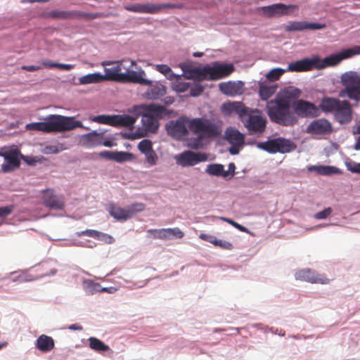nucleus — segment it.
<instances>
[{"label": "nucleus", "mask_w": 360, "mask_h": 360, "mask_svg": "<svg viewBox=\"0 0 360 360\" xmlns=\"http://www.w3.org/2000/svg\"><path fill=\"white\" fill-rule=\"evenodd\" d=\"M167 134L176 140H182L188 135V131L196 135V139L190 146L198 149L202 146V141L216 138L221 134V124L211 120L197 117L189 118L181 116L166 124Z\"/></svg>", "instance_id": "f257e3e1"}, {"label": "nucleus", "mask_w": 360, "mask_h": 360, "mask_svg": "<svg viewBox=\"0 0 360 360\" xmlns=\"http://www.w3.org/2000/svg\"><path fill=\"white\" fill-rule=\"evenodd\" d=\"M221 110L226 114L236 112L250 135L262 134L266 126V119L258 110H250L241 102H229L222 105Z\"/></svg>", "instance_id": "f03ea898"}, {"label": "nucleus", "mask_w": 360, "mask_h": 360, "mask_svg": "<svg viewBox=\"0 0 360 360\" xmlns=\"http://www.w3.org/2000/svg\"><path fill=\"white\" fill-rule=\"evenodd\" d=\"M127 61V60H122L121 61H103L101 65L105 67V75H103V80L139 84L150 83L148 79L145 78L146 72L141 68L138 71H134L131 70L130 67L127 68L122 67V63Z\"/></svg>", "instance_id": "7ed1b4c3"}, {"label": "nucleus", "mask_w": 360, "mask_h": 360, "mask_svg": "<svg viewBox=\"0 0 360 360\" xmlns=\"http://www.w3.org/2000/svg\"><path fill=\"white\" fill-rule=\"evenodd\" d=\"M82 127V122L75 120L73 117L51 115L44 119V122L27 124L26 128L28 130L51 133L70 131Z\"/></svg>", "instance_id": "20e7f679"}, {"label": "nucleus", "mask_w": 360, "mask_h": 360, "mask_svg": "<svg viewBox=\"0 0 360 360\" xmlns=\"http://www.w3.org/2000/svg\"><path fill=\"white\" fill-rule=\"evenodd\" d=\"M288 99L276 98L268 103L266 111L271 122L282 126L290 127L298 121L297 117L291 111Z\"/></svg>", "instance_id": "39448f33"}, {"label": "nucleus", "mask_w": 360, "mask_h": 360, "mask_svg": "<svg viewBox=\"0 0 360 360\" xmlns=\"http://www.w3.org/2000/svg\"><path fill=\"white\" fill-rule=\"evenodd\" d=\"M141 110L142 124L146 131L154 133L159 127L158 119L167 115V109L155 104H144L139 107Z\"/></svg>", "instance_id": "423d86ee"}, {"label": "nucleus", "mask_w": 360, "mask_h": 360, "mask_svg": "<svg viewBox=\"0 0 360 360\" xmlns=\"http://www.w3.org/2000/svg\"><path fill=\"white\" fill-rule=\"evenodd\" d=\"M343 88L339 92L340 98H347L359 103L360 102V74L349 71L340 77Z\"/></svg>", "instance_id": "0eeeda50"}, {"label": "nucleus", "mask_w": 360, "mask_h": 360, "mask_svg": "<svg viewBox=\"0 0 360 360\" xmlns=\"http://www.w3.org/2000/svg\"><path fill=\"white\" fill-rule=\"evenodd\" d=\"M360 54V46H356L353 48L344 49L340 52L332 54L323 59L316 56L319 60L317 62V69H323L329 66H334L339 64L342 60L349 58L355 55Z\"/></svg>", "instance_id": "6e6552de"}, {"label": "nucleus", "mask_w": 360, "mask_h": 360, "mask_svg": "<svg viewBox=\"0 0 360 360\" xmlns=\"http://www.w3.org/2000/svg\"><path fill=\"white\" fill-rule=\"evenodd\" d=\"M184 8V4H136L129 6H124V8L131 12L139 13H150L155 14L162 12L163 10L167 8H178L181 9Z\"/></svg>", "instance_id": "1a4fd4ad"}, {"label": "nucleus", "mask_w": 360, "mask_h": 360, "mask_svg": "<svg viewBox=\"0 0 360 360\" xmlns=\"http://www.w3.org/2000/svg\"><path fill=\"white\" fill-rule=\"evenodd\" d=\"M0 156L3 157L6 161L1 165V170L5 173L18 168L20 165V159L25 160V157L17 148L1 149Z\"/></svg>", "instance_id": "9d476101"}, {"label": "nucleus", "mask_w": 360, "mask_h": 360, "mask_svg": "<svg viewBox=\"0 0 360 360\" xmlns=\"http://www.w3.org/2000/svg\"><path fill=\"white\" fill-rule=\"evenodd\" d=\"M235 68L232 64H215L212 67L205 66L199 70L202 77H208L210 79L216 80L230 75Z\"/></svg>", "instance_id": "9b49d317"}, {"label": "nucleus", "mask_w": 360, "mask_h": 360, "mask_svg": "<svg viewBox=\"0 0 360 360\" xmlns=\"http://www.w3.org/2000/svg\"><path fill=\"white\" fill-rule=\"evenodd\" d=\"M257 148L271 153H288L292 149V143L290 141L283 138L271 139L265 142L257 143Z\"/></svg>", "instance_id": "f8f14e48"}, {"label": "nucleus", "mask_w": 360, "mask_h": 360, "mask_svg": "<svg viewBox=\"0 0 360 360\" xmlns=\"http://www.w3.org/2000/svg\"><path fill=\"white\" fill-rule=\"evenodd\" d=\"M295 115L301 117H315L319 115V108L313 103L297 100L292 104Z\"/></svg>", "instance_id": "ddd939ff"}, {"label": "nucleus", "mask_w": 360, "mask_h": 360, "mask_svg": "<svg viewBox=\"0 0 360 360\" xmlns=\"http://www.w3.org/2000/svg\"><path fill=\"white\" fill-rule=\"evenodd\" d=\"M296 5H285L281 3L261 8L263 14L267 17L288 15L297 10Z\"/></svg>", "instance_id": "4468645a"}, {"label": "nucleus", "mask_w": 360, "mask_h": 360, "mask_svg": "<svg viewBox=\"0 0 360 360\" xmlns=\"http://www.w3.org/2000/svg\"><path fill=\"white\" fill-rule=\"evenodd\" d=\"M205 160H207L205 154L191 150L184 151L176 158L177 163L183 167L193 166Z\"/></svg>", "instance_id": "2eb2a0df"}, {"label": "nucleus", "mask_w": 360, "mask_h": 360, "mask_svg": "<svg viewBox=\"0 0 360 360\" xmlns=\"http://www.w3.org/2000/svg\"><path fill=\"white\" fill-rule=\"evenodd\" d=\"M333 115L340 124H347L352 120V110L350 103L347 100L340 101Z\"/></svg>", "instance_id": "dca6fc26"}, {"label": "nucleus", "mask_w": 360, "mask_h": 360, "mask_svg": "<svg viewBox=\"0 0 360 360\" xmlns=\"http://www.w3.org/2000/svg\"><path fill=\"white\" fill-rule=\"evenodd\" d=\"M295 276L297 280H301L311 283L327 284L330 281L323 275L317 274L315 271L310 269L298 271Z\"/></svg>", "instance_id": "f3484780"}, {"label": "nucleus", "mask_w": 360, "mask_h": 360, "mask_svg": "<svg viewBox=\"0 0 360 360\" xmlns=\"http://www.w3.org/2000/svg\"><path fill=\"white\" fill-rule=\"evenodd\" d=\"M333 130L331 123L326 119L321 118L312 121L307 128V132L315 135H325Z\"/></svg>", "instance_id": "a211bd4d"}, {"label": "nucleus", "mask_w": 360, "mask_h": 360, "mask_svg": "<svg viewBox=\"0 0 360 360\" xmlns=\"http://www.w3.org/2000/svg\"><path fill=\"white\" fill-rule=\"evenodd\" d=\"M43 203L50 209L61 210L64 207V200L61 195H57L53 190L46 189L43 191Z\"/></svg>", "instance_id": "6ab92c4d"}, {"label": "nucleus", "mask_w": 360, "mask_h": 360, "mask_svg": "<svg viewBox=\"0 0 360 360\" xmlns=\"http://www.w3.org/2000/svg\"><path fill=\"white\" fill-rule=\"evenodd\" d=\"M316 56L311 58H305L300 60L291 63L288 65L287 70L290 72H304L317 68V62Z\"/></svg>", "instance_id": "aec40b11"}, {"label": "nucleus", "mask_w": 360, "mask_h": 360, "mask_svg": "<svg viewBox=\"0 0 360 360\" xmlns=\"http://www.w3.org/2000/svg\"><path fill=\"white\" fill-rule=\"evenodd\" d=\"M326 27L324 23H317L308 21H294L286 27L287 31H303L305 30H316Z\"/></svg>", "instance_id": "412c9836"}, {"label": "nucleus", "mask_w": 360, "mask_h": 360, "mask_svg": "<svg viewBox=\"0 0 360 360\" xmlns=\"http://www.w3.org/2000/svg\"><path fill=\"white\" fill-rule=\"evenodd\" d=\"M148 81L150 83L143 84L149 86V88L144 93V96L146 98L150 100H158L160 97L165 95L167 92V89L163 84L158 82L153 83L152 81Z\"/></svg>", "instance_id": "4be33fe9"}, {"label": "nucleus", "mask_w": 360, "mask_h": 360, "mask_svg": "<svg viewBox=\"0 0 360 360\" xmlns=\"http://www.w3.org/2000/svg\"><path fill=\"white\" fill-rule=\"evenodd\" d=\"M108 210L110 214L117 220H127L132 217V212L129 209L122 208L115 204H110Z\"/></svg>", "instance_id": "5701e85b"}, {"label": "nucleus", "mask_w": 360, "mask_h": 360, "mask_svg": "<svg viewBox=\"0 0 360 360\" xmlns=\"http://www.w3.org/2000/svg\"><path fill=\"white\" fill-rule=\"evenodd\" d=\"M35 346L40 352L47 353L53 349L55 342L51 337L46 335H41L37 339Z\"/></svg>", "instance_id": "b1692460"}, {"label": "nucleus", "mask_w": 360, "mask_h": 360, "mask_svg": "<svg viewBox=\"0 0 360 360\" xmlns=\"http://www.w3.org/2000/svg\"><path fill=\"white\" fill-rule=\"evenodd\" d=\"M340 100L337 98L325 96L323 97L319 105V110H321L326 114H333L335 108L338 107Z\"/></svg>", "instance_id": "393cba45"}, {"label": "nucleus", "mask_w": 360, "mask_h": 360, "mask_svg": "<svg viewBox=\"0 0 360 360\" xmlns=\"http://www.w3.org/2000/svg\"><path fill=\"white\" fill-rule=\"evenodd\" d=\"M278 85L276 84H271L266 82H259V95L260 98L266 101L271 97L276 91Z\"/></svg>", "instance_id": "a878e982"}, {"label": "nucleus", "mask_w": 360, "mask_h": 360, "mask_svg": "<svg viewBox=\"0 0 360 360\" xmlns=\"http://www.w3.org/2000/svg\"><path fill=\"white\" fill-rule=\"evenodd\" d=\"M77 236L80 237L87 236L95 239L104 241L108 244H112L115 241L114 238L111 236L92 229H86L85 231L78 232Z\"/></svg>", "instance_id": "bb28decb"}, {"label": "nucleus", "mask_w": 360, "mask_h": 360, "mask_svg": "<svg viewBox=\"0 0 360 360\" xmlns=\"http://www.w3.org/2000/svg\"><path fill=\"white\" fill-rule=\"evenodd\" d=\"M225 135L226 140L231 145L243 146L244 144V135L233 127L228 128Z\"/></svg>", "instance_id": "cd10ccee"}, {"label": "nucleus", "mask_w": 360, "mask_h": 360, "mask_svg": "<svg viewBox=\"0 0 360 360\" xmlns=\"http://www.w3.org/2000/svg\"><path fill=\"white\" fill-rule=\"evenodd\" d=\"M243 83L241 82H227L221 84L219 85L221 91L226 95L229 96H235L236 94H240L243 91Z\"/></svg>", "instance_id": "c85d7f7f"}, {"label": "nucleus", "mask_w": 360, "mask_h": 360, "mask_svg": "<svg viewBox=\"0 0 360 360\" xmlns=\"http://www.w3.org/2000/svg\"><path fill=\"white\" fill-rule=\"evenodd\" d=\"M77 11L52 10L47 13L48 18L55 20L77 19Z\"/></svg>", "instance_id": "c756f323"}, {"label": "nucleus", "mask_w": 360, "mask_h": 360, "mask_svg": "<svg viewBox=\"0 0 360 360\" xmlns=\"http://www.w3.org/2000/svg\"><path fill=\"white\" fill-rule=\"evenodd\" d=\"M102 139H103V132L97 133L94 131L83 136L84 143L88 148L101 146Z\"/></svg>", "instance_id": "7c9ffc66"}, {"label": "nucleus", "mask_w": 360, "mask_h": 360, "mask_svg": "<svg viewBox=\"0 0 360 360\" xmlns=\"http://www.w3.org/2000/svg\"><path fill=\"white\" fill-rule=\"evenodd\" d=\"M136 122V118L129 115H115L114 127H131Z\"/></svg>", "instance_id": "2f4dec72"}, {"label": "nucleus", "mask_w": 360, "mask_h": 360, "mask_svg": "<svg viewBox=\"0 0 360 360\" xmlns=\"http://www.w3.org/2000/svg\"><path fill=\"white\" fill-rule=\"evenodd\" d=\"M206 172L210 175L223 176L227 178L229 176V171L224 169V165L221 164H210L206 168Z\"/></svg>", "instance_id": "473e14b6"}, {"label": "nucleus", "mask_w": 360, "mask_h": 360, "mask_svg": "<svg viewBox=\"0 0 360 360\" xmlns=\"http://www.w3.org/2000/svg\"><path fill=\"white\" fill-rule=\"evenodd\" d=\"M309 170L315 171L321 175H330L340 173L338 168L333 166H311L309 168Z\"/></svg>", "instance_id": "72a5a7b5"}, {"label": "nucleus", "mask_w": 360, "mask_h": 360, "mask_svg": "<svg viewBox=\"0 0 360 360\" xmlns=\"http://www.w3.org/2000/svg\"><path fill=\"white\" fill-rule=\"evenodd\" d=\"M88 340L89 342V347L97 352H102L110 350L108 345H105L104 342L96 338L91 337Z\"/></svg>", "instance_id": "f704fd0d"}, {"label": "nucleus", "mask_w": 360, "mask_h": 360, "mask_svg": "<svg viewBox=\"0 0 360 360\" xmlns=\"http://www.w3.org/2000/svg\"><path fill=\"white\" fill-rule=\"evenodd\" d=\"M102 81H103V75L98 72L89 74L79 78V82L82 84L98 83Z\"/></svg>", "instance_id": "c9c22d12"}, {"label": "nucleus", "mask_w": 360, "mask_h": 360, "mask_svg": "<svg viewBox=\"0 0 360 360\" xmlns=\"http://www.w3.org/2000/svg\"><path fill=\"white\" fill-rule=\"evenodd\" d=\"M163 233L165 236L164 240H168L173 238L180 239L184 236V232L178 227L163 229Z\"/></svg>", "instance_id": "e433bc0d"}, {"label": "nucleus", "mask_w": 360, "mask_h": 360, "mask_svg": "<svg viewBox=\"0 0 360 360\" xmlns=\"http://www.w3.org/2000/svg\"><path fill=\"white\" fill-rule=\"evenodd\" d=\"M154 67L157 71L164 75L169 80L176 79L177 77H179V75H176L167 65L158 64L155 65Z\"/></svg>", "instance_id": "4c0bfd02"}, {"label": "nucleus", "mask_w": 360, "mask_h": 360, "mask_svg": "<svg viewBox=\"0 0 360 360\" xmlns=\"http://www.w3.org/2000/svg\"><path fill=\"white\" fill-rule=\"evenodd\" d=\"M134 158L132 153L124 151H114L113 160L117 162L131 161Z\"/></svg>", "instance_id": "58836bf2"}, {"label": "nucleus", "mask_w": 360, "mask_h": 360, "mask_svg": "<svg viewBox=\"0 0 360 360\" xmlns=\"http://www.w3.org/2000/svg\"><path fill=\"white\" fill-rule=\"evenodd\" d=\"M41 64L44 67L46 68H58L60 70H70L75 68V65L72 64L58 63L52 62L51 60H43Z\"/></svg>", "instance_id": "ea45409f"}, {"label": "nucleus", "mask_w": 360, "mask_h": 360, "mask_svg": "<svg viewBox=\"0 0 360 360\" xmlns=\"http://www.w3.org/2000/svg\"><path fill=\"white\" fill-rule=\"evenodd\" d=\"M92 121L101 123L108 124L110 126H115V115H101L95 116L91 119Z\"/></svg>", "instance_id": "a19ab883"}, {"label": "nucleus", "mask_w": 360, "mask_h": 360, "mask_svg": "<svg viewBox=\"0 0 360 360\" xmlns=\"http://www.w3.org/2000/svg\"><path fill=\"white\" fill-rule=\"evenodd\" d=\"M285 72V70L280 68H274L266 75V78L269 82H275L278 80Z\"/></svg>", "instance_id": "79ce46f5"}, {"label": "nucleus", "mask_w": 360, "mask_h": 360, "mask_svg": "<svg viewBox=\"0 0 360 360\" xmlns=\"http://www.w3.org/2000/svg\"><path fill=\"white\" fill-rule=\"evenodd\" d=\"M138 149L141 153L144 154L153 150V143L149 139H143L139 143Z\"/></svg>", "instance_id": "37998d69"}, {"label": "nucleus", "mask_w": 360, "mask_h": 360, "mask_svg": "<svg viewBox=\"0 0 360 360\" xmlns=\"http://www.w3.org/2000/svg\"><path fill=\"white\" fill-rule=\"evenodd\" d=\"M77 19L87 18V19H96L105 17L102 13H84L77 11Z\"/></svg>", "instance_id": "c03bdc74"}, {"label": "nucleus", "mask_w": 360, "mask_h": 360, "mask_svg": "<svg viewBox=\"0 0 360 360\" xmlns=\"http://www.w3.org/2000/svg\"><path fill=\"white\" fill-rule=\"evenodd\" d=\"M147 236L153 239L164 240L165 236L163 233V229H149L146 231Z\"/></svg>", "instance_id": "a18cd8bd"}, {"label": "nucleus", "mask_w": 360, "mask_h": 360, "mask_svg": "<svg viewBox=\"0 0 360 360\" xmlns=\"http://www.w3.org/2000/svg\"><path fill=\"white\" fill-rule=\"evenodd\" d=\"M177 79L176 84H174V89L176 92L183 93L188 91L190 88L189 82H179V79H180V76L179 77H176Z\"/></svg>", "instance_id": "49530a36"}, {"label": "nucleus", "mask_w": 360, "mask_h": 360, "mask_svg": "<svg viewBox=\"0 0 360 360\" xmlns=\"http://www.w3.org/2000/svg\"><path fill=\"white\" fill-rule=\"evenodd\" d=\"M144 155L146 156L147 162L150 165L153 166L156 165L158 158L153 149L149 152L145 153Z\"/></svg>", "instance_id": "de8ad7c7"}, {"label": "nucleus", "mask_w": 360, "mask_h": 360, "mask_svg": "<svg viewBox=\"0 0 360 360\" xmlns=\"http://www.w3.org/2000/svg\"><path fill=\"white\" fill-rule=\"evenodd\" d=\"M86 290L89 294L93 295L97 292H101V285L98 283L89 281L86 283Z\"/></svg>", "instance_id": "09e8293b"}, {"label": "nucleus", "mask_w": 360, "mask_h": 360, "mask_svg": "<svg viewBox=\"0 0 360 360\" xmlns=\"http://www.w3.org/2000/svg\"><path fill=\"white\" fill-rule=\"evenodd\" d=\"M214 245L219 247L221 249L228 250H231L233 248V246L231 243L224 240H219L217 238H216V243H214Z\"/></svg>", "instance_id": "8fccbe9b"}, {"label": "nucleus", "mask_w": 360, "mask_h": 360, "mask_svg": "<svg viewBox=\"0 0 360 360\" xmlns=\"http://www.w3.org/2000/svg\"><path fill=\"white\" fill-rule=\"evenodd\" d=\"M332 211L333 210L330 207H327L323 210L316 213L314 217L316 219H324L330 215Z\"/></svg>", "instance_id": "3c124183"}, {"label": "nucleus", "mask_w": 360, "mask_h": 360, "mask_svg": "<svg viewBox=\"0 0 360 360\" xmlns=\"http://www.w3.org/2000/svg\"><path fill=\"white\" fill-rule=\"evenodd\" d=\"M220 219L221 220L226 221L227 223L231 224L232 226H233L235 228L238 229L240 231L246 232L248 231L247 228L238 224L237 222L234 221L233 220H232L231 219L226 218V217H221Z\"/></svg>", "instance_id": "603ef678"}, {"label": "nucleus", "mask_w": 360, "mask_h": 360, "mask_svg": "<svg viewBox=\"0 0 360 360\" xmlns=\"http://www.w3.org/2000/svg\"><path fill=\"white\" fill-rule=\"evenodd\" d=\"M14 210V205H11L0 207V217H7L12 213Z\"/></svg>", "instance_id": "864d4df0"}, {"label": "nucleus", "mask_w": 360, "mask_h": 360, "mask_svg": "<svg viewBox=\"0 0 360 360\" xmlns=\"http://www.w3.org/2000/svg\"><path fill=\"white\" fill-rule=\"evenodd\" d=\"M190 95L191 96H198L203 91V88L202 86L197 84L194 86H190Z\"/></svg>", "instance_id": "5fc2aeb1"}, {"label": "nucleus", "mask_w": 360, "mask_h": 360, "mask_svg": "<svg viewBox=\"0 0 360 360\" xmlns=\"http://www.w3.org/2000/svg\"><path fill=\"white\" fill-rule=\"evenodd\" d=\"M199 238L205 241L209 242L213 245L216 243V237L207 233H200Z\"/></svg>", "instance_id": "6e6d98bb"}, {"label": "nucleus", "mask_w": 360, "mask_h": 360, "mask_svg": "<svg viewBox=\"0 0 360 360\" xmlns=\"http://www.w3.org/2000/svg\"><path fill=\"white\" fill-rule=\"evenodd\" d=\"M145 209V205L143 203H135L131 205L129 210L132 212V215L136 212L143 211Z\"/></svg>", "instance_id": "4d7b16f0"}, {"label": "nucleus", "mask_w": 360, "mask_h": 360, "mask_svg": "<svg viewBox=\"0 0 360 360\" xmlns=\"http://www.w3.org/2000/svg\"><path fill=\"white\" fill-rule=\"evenodd\" d=\"M348 170L353 173L360 174V163L353 162L347 165Z\"/></svg>", "instance_id": "13d9d810"}, {"label": "nucleus", "mask_w": 360, "mask_h": 360, "mask_svg": "<svg viewBox=\"0 0 360 360\" xmlns=\"http://www.w3.org/2000/svg\"><path fill=\"white\" fill-rule=\"evenodd\" d=\"M101 158L113 160L114 151H102L100 153Z\"/></svg>", "instance_id": "bf43d9fd"}, {"label": "nucleus", "mask_w": 360, "mask_h": 360, "mask_svg": "<svg viewBox=\"0 0 360 360\" xmlns=\"http://www.w3.org/2000/svg\"><path fill=\"white\" fill-rule=\"evenodd\" d=\"M41 68H42V66H41V65H23L22 67V70L30 71V72L39 70Z\"/></svg>", "instance_id": "052dcab7"}, {"label": "nucleus", "mask_w": 360, "mask_h": 360, "mask_svg": "<svg viewBox=\"0 0 360 360\" xmlns=\"http://www.w3.org/2000/svg\"><path fill=\"white\" fill-rule=\"evenodd\" d=\"M101 145L105 146L106 147H112L114 145L113 140L111 139H105L103 136V139H102L101 141Z\"/></svg>", "instance_id": "680f3d73"}, {"label": "nucleus", "mask_w": 360, "mask_h": 360, "mask_svg": "<svg viewBox=\"0 0 360 360\" xmlns=\"http://www.w3.org/2000/svg\"><path fill=\"white\" fill-rule=\"evenodd\" d=\"M235 169H236L235 164L233 162L229 163V170H228V171H229V176L227 178L231 179L234 176Z\"/></svg>", "instance_id": "e2e57ef3"}, {"label": "nucleus", "mask_w": 360, "mask_h": 360, "mask_svg": "<svg viewBox=\"0 0 360 360\" xmlns=\"http://www.w3.org/2000/svg\"><path fill=\"white\" fill-rule=\"evenodd\" d=\"M240 146H234L232 145V146L229 148V152L232 155H236L239 153V147Z\"/></svg>", "instance_id": "0e129e2a"}, {"label": "nucleus", "mask_w": 360, "mask_h": 360, "mask_svg": "<svg viewBox=\"0 0 360 360\" xmlns=\"http://www.w3.org/2000/svg\"><path fill=\"white\" fill-rule=\"evenodd\" d=\"M70 330H82V326L79 324H72L68 327Z\"/></svg>", "instance_id": "69168bd1"}, {"label": "nucleus", "mask_w": 360, "mask_h": 360, "mask_svg": "<svg viewBox=\"0 0 360 360\" xmlns=\"http://www.w3.org/2000/svg\"><path fill=\"white\" fill-rule=\"evenodd\" d=\"M174 101V97H172V96H167L164 99V103L167 105H170V104L173 103Z\"/></svg>", "instance_id": "338daca9"}, {"label": "nucleus", "mask_w": 360, "mask_h": 360, "mask_svg": "<svg viewBox=\"0 0 360 360\" xmlns=\"http://www.w3.org/2000/svg\"><path fill=\"white\" fill-rule=\"evenodd\" d=\"M46 150H48L47 153H57L58 152L56 146L46 147Z\"/></svg>", "instance_id": "774afa93"}]
</instances>
